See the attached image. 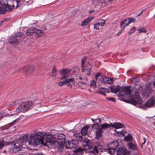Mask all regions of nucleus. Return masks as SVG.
<instances>
[{"instance_id":"obj_37","label":"nucleus","mask_w":155,"mask_h":155,"mask_svg":"<svg viewBox=\"0 0 155 155\" xmlns=\"http://www.w3.org/2000/svg\"><path fill=\"white\" fill-rule=\"evenodd\" d=\"M89 85L92 86L94 87H97L96 82L94 80L91 81Z\"/></svg>"},{"instance_id":"obj_57","label":"nucleus","mask_w":155,"mask_h":155,"mask_svg":"<svg viewBox=\"0 0 155 155\" xmlns=\"http://www.w3.org/2000/svg\"><path fill=\"white\" fill-rule=\"evenodd\" d=\"M143 140H144V142L142 143L141 144L142 145L144 144L145 143V142H146V139H145V137H143Z\"/></svg>"},{"instance_id":"obj_33","label":"nucleus","mask_w":155,"mask_h":155,"mask_svg":"<svg viewBox=\"0 0 155 155\" xmlns=\"http://www.w3.org/2000/svg\"><path fill=\"white\" fill-rule=\"evenodd\" d=\"M84 147V150H90L92 147V145H89L88 144H86L85 145H83Z\"/></svg>"},{"instance_id":"obj_39","label":"nucleus","mask_w":155,"mask_h":155,"mask_svg":"<svg viewBox=\"0 0 155 155\" xmlns=\"http://www.w3.org/2000/svg\"><path fill=\"white\" fill-rule=\"evenodd\" d=\"M124 21V19H123L121 21L120 26L121 28H124L126 26L128 25H126V24H127L128 21H124V23H123V24H122V25H121V24H122L121 22L122 21Z\"/></svg>"},{"instance_id":"obj_10","label":"nucleus","mask_w":155,"mask_h":155,"mask_svg":"<svg viewBox=\"0 0 155 155\" xmlns=\"http://www.w3.org/2000/svg\"><path fill=\"white\" fill-rule=\"evenodd\" d=\"M44 144L49 143L50 145H53L55 146V141L56 140V138L54 137L53 135L51 134L47 135L45 137H44ZM47 146V144H46Z\"/></svg>"},{"instance_id":"obj_9","label":"nucleus","mask_w":155,"mask_h":155,"mask_svg":"<svg viewBox=\"0 0 155 155\" xmlns=\"http://www.w3.org/2000/svg\"><path fill=\"white\" fill-rule=\"evenodd\" d=\"M43 33L41 30L32 28L28 29L26 31V34L28 36L32 35L33 34L36 33L38 35V37L41 36Z\"/></svg>"},{"instance_id":"obj_23","label":"nucleus","mask_w":155,"mask_h":155,"mask_svg":"<svg viewBox=\"0 0 155 155\" xmlns=\"http://www.w3.org/2000/svg\"><path fill=\"white\" fill-rule=\"evenodd\" d=\"M93 19V18L92 17L87 18L82 22L81 25L82 26H84L87 25Z\"/></svg>"},{"instance_id":"obj_38","label":"nucleus","mask_w":155,"mask_h":155,"mask_svg":"<svg viewBox=\"0 0 155 155\" xmlns=\"http://www.w3.org/2000/svg\"><path fill=\"white\" fill-rule=\"evenodd\" d=\"M98 122H97L96 124H93L92 126V128L94 129H97L99 128L100 125L98 124Z\"/></svg>"},{"instance_id":"obj_63","label":"nucleus","mask_w":155,"mask_h":155,"mask_svg":"<svg viewBox=\"0 0 155 155\" xmlns=\"http://www.w3.org/2000/svg\"><path fill=\"white\" fill-rule=\"evenodd\" d=\"M153 85L154 87H155V80H154V81L153 82Z\"/></svg>"},{"instance_id":"obj_60","label":"nucleus","mask_w":155,"mask_h":155,"mask_svg":"<svg viewBox=\"0 0 155 155\" xmlns=\"http://www.w3.org/2000/svg\"><path fill=\"white\" fill-rule=\"evenodd\" d=\"M119 133H120L121 134H124V133H123V130H121L120 132H117V134H118Z\"/></svg>"},{"instance_id":"obj_28","label":"nucleus","mask_w":155,"mask_h":155,"mask_svg":"<svg viewBox=\"0 0 155 155\" xmlns=\"http://www.w3.org/2000/svg\"><path fill=\"white\" fill-rule=\"evenodd\" d=\"M51 26L50 24H47L46 25H42L40 28L43 30H48L51 28Z\"/></svg>"},{"instance_id":"obj_43","label":"nucleus","mask_w":155,"mask_h":155,"mask_svg":"<svg viewBox=\"0 0 155 155\" xmlns=\"http://www.w3.org/2000/svg\"><path fill=\"white\" fill-rule=\"evenodd\" d=\"M137 30L139 33H141L142 32L145 33L146 32V29L143 28H140V29H138Z\"/></svg>"},{"instance_id":"obj_16","label":"nucleus","mask_w":155,"mask_h":155,"mask_svg":"<svg viewBox=\"0 0 155 155\" xmlns=\"http://www.w3.org/2000/svg\"><path fill=\"white\" fill-rule=\"evenodd\" d=\"M130 86H129L123 87L120 92L124 93L125 94L130 95L131 93V90L130 88Z\"/></svg>"},{"instance_id":"obj_51","label":"nucleus","mask_w":155,"mask_h":155,"mask_svg":"<svg viewBox=\"0 0 155 155\" xmlns=\"http://www.w3.org/2000/svg\"><path fill=\"white\" fill-rule=\"evenodd\" d=\"M89 141V140L87 138H85L83 140V143H86V144H88Z\"/></svg>"},{"instance_id":"obj_40","label":"nucleus","mask_w":155,"mask_h":155,"mask_svg":"<svg viewBox=\"0 0 155 155\" xmlns=\"http://www.w3.org/2000/svg\"><path fill=\"white\" fill-rule=\"evenodd\" d=\"M63 80H64V81H60L58 83V85L60 86H62L64 84H67L66 81V79H63Z\"/></svg>"},{"instance_id":"obj_44","label":"nucleus","mask_w":155,"mask_h":155,"mask_svg":"<svg viewBox=\"0 0 155 155\" xmlns=\"http://www.w3.org/2000/svg\"><path fill=\"white\" fill-rule=\"evenodd\" d=\"M87 59V57H84L82 59H81V68H83L84 67V64L85 62V61H86V60Z\"/></svg>"},{"instance_id":"obj_18","label":"nucleus","mask_w":155,"mask_h":155,"mask_svg":"<svg viewBox=\"0 0 155 155\" xmlns=\"http://www.w3.org/2000/svg\"><path fill=\"white\" fill-rule=\"evenodd\" d=\"M10 43L13 45H17L19 43V40L15 36H11L9 39Z\"/></svg>"},{"instance_id":"obj_17","label":"nucleus","mask_w":155,"mask_h":155,"mask_svg":"<svg viewBox=\"0 0 155 155\" xmlns=\"http://www.w3.org/2000/svg\"><path fill=\"white\" fill-rule=\"evenodd\" d=\"M155 102L154 97H152L146 102V104L147 107H150L154 106Z\"/></svg>"},{"instance_id":"obj_36","label":"nucleus","mask_w":155,"mask_h":155,"mask_svg":"<svg viewBox=\"0 0 155 155\" xmlns=\"http://www.w3.org/2000/svg\"><path fill=\"white\" fill-rule=\"evenodd\" d=\"M72 143V144L73 145V146L72 147H73V148L75 149L78 146V142L77 141H74L73 140H72L71 141Z\"/></svg>"},{"instance_id":"obj_21","label":"nucleus","mask_w":155,"mask_h":155,"mask_svg":"<svg viewBox=\"0 0 155 155\" xmlns=\"http://www.w3.org/2000/svg\"><path fill=\"white\" fill-rule=\"evenodd\" d=\"M125 21H128L127 24H126L127 25H128L131 22H135L136 21L135 18L132 17L128 18L126 19H124V21L121 22L122 24H123Z\"/></svg>"},{"instance_id":"obj_54","label":"nucleus","mask_w":155,"mask_h":155,"mask_svg":"<svg viewBox=\"0 0 155 155\" xmlns=\"http://www.w3.org/2000/svg\"><path fill=\"white\" fill-rule=\"evenodd\" d=\"M57 72L56 69L54 68L52 70V73H55Z\"/></svg>"},{"instance_id":"obj_56","label":"nucleus","mask_w":155,"mask_h":155,"mask_svg":"<svg viewBox=\"0 0 155 155\" xmlns=\"http://www.w3.org/2000/svg\"><path fill=\"white\" fill-rule=\"evenodd\" d=\"M3 117V115L2 113H0V120Z\"/></svg>"},{"instance_id":"obj_59","label":"nucleus","mask_w":155,"mask_h":155,"mask_svg":"<svg viewBox=\"0 0 155 155\" xmlns=\"http://www.w3.org/2000/svg\"><path fill=\"white\" fill-rule=\"evenodd\" d=\"M90 152L91 153L93 154H95V151H94V150H91L90 151Z\"/></svg>"},{"instance_id":"obj_32","label":"nucleus","mask_w":155,"mask_h":155,"mask_svg":"<svg viewBox=\"0 0 155 155\" xmlns=\"http://www.w3.org/2000/svg\"><path fill=\"white\" fill-rule=\"evenodd\" d=\"M16 123L15 120L13 121L11 123L9 124L7 126H5L3 127L4 129H6L9 128L10 127L12 126V125L15 124Z\"/></svg>"},{"instance_id":"obj_19","label":"nucleus","mask_w":155,"mask_h":155,"mask_svg":"<svg viewBox=\"0 0 155 155\" xmlns=\"http://www.w3.org/2000/svg\"><path fill=\"white\" fill-rule=\"evenodd\" d=\"M151 94V90L149 88H146L143 92V96L147 98L150 96Z\"/></svg>"},{"instance_id":"obj_5","label":"nucleus","mask_w":155,"mask_h":155,"mask_svg":"<svg viewBox=\"0 0 155 155\" xmlns=\"http://www.w3.org/2000/svg\"><path fill=\"white\" fill-rule=\"evenodd\" d=\"M70 70L68 69H63L62 70L60 71L59 73L63 76L60 79L62 80L63 79H66L67 84L68 87L70 88H72V86L70 83H74V79L73 78H71V75L69 74Z\"/></svg>"},{"instance_id":"obj_26","label":"nucleus","mask_w":155,"mask_h":155,"mask_svg":"<svg viewBox=\"0 0 155 155\" xmlns=\"http://www.w3.org/2000/svg\"><path fill=\"white\" fill-rule=\"evenodd\" d=\"M84 149L78 147L77 149L74 150H73V152L77 153H78L80 155H82L84 153Z\"/></svg>"},{"instance_id":"obj_47","label":"nucleus","mask_w":155,"mask_h":155,"mask_svg":"<svg viewBox=\"0 0 155 155\" xmlns=\"http://www.w3.org/2000/svg\"><path fill=\"white\" fill-rule=\"evenodd\" d=\"M106 99L107 100L112 101L114 102H116L115 99L113 97H110V98L107 97Z\"/></svg>"},{"instance_id":"obj_48","label":"nucleus","mask_w":155,"mask_h":155,"mask_svg":"<svg viewBox=\"0 0 155 155\" xmlns=\"http://www.w3.org/2000/svg\"><path fill=\"white\" fill-rule=\"evenodd\" d=\"M91 120L94 122V123L95 122V121H97V120H98V123H101V119L99 118H97V119H94L93 118H91Z\"/></svg>"},{"instance_id":"obj_11","label":"nucleus","mask_w":155,"mask_h":155,"mask_svg":"<svg viewBox=\"0 0 155 155\" xmlns=\"http://www.w3.org/2000/svg\"><path fill=\"white\" fill-rule=\"evenodd\" d=\"M35 69V67L33 65H28L24 67L22 69L25 75L32 72Z\"/></svg>"},{"instance_id":"obj_45","label":"nucleus","mask_w":155,"mask_h":155,"mask_svg":"<svg viewBox=\"0 0 155 155\" xmlns=\"http://www.w3.org/2000/svg\"><path fill=\"white\" fill-rule=\"evenodd\" d=\"M106 20L104 19L100 20L99 21V23H100V25L101 26L103 27L104 25L105 24L106 22Z\"/></svg>"},{"instance_id":"obj_55","label":"nucleus","mask_w":155,"mask_h":155,"mask_svg":"<svg viewBox=\"0 0 155 155\" xmlns=\"http://www.w3.org/2000/svg\"><path fill=\"white\" fill-rule=\"evenodd\" d=\"M104 91L105 92H108V93H109V92H110L109 91V89H107V88H104Z\"/></svg>"},{"instance_id":"obj_58","label":"nucleus","mask_w":155,"mask_h":155,"mask_svg":"<svg viewBox=\"0 0 155 155\" xmlns=\"http://www.w3.org/2000/svg\"><path fill=\"white\" fill-rule=\"evenodd\" d=\"M20 120V118H18L17 119H16L15 120H14L15 121L16 123L17 122H18Z\"/></svg>"},{"instance_id":"obj_8","label":"nucleus","mask_w":155,"mask_h":155,"mask_svg":"<svg viewBox=\"0 0 155 155\" xmlns=\"http://www.w3.org/2000/svg\"><path fill=\"white\" fill-rule=\"evenodd\" d=\"M119 143L117 140H114L110 143L107 145L108 147V153L109 154H113L117 150V148L118 147Z\"/></svg>"},{"instance_id":"obj_20","label":"nucleus","mask_w":155,"mask_h":155,"mask_svg":"<svg viewBox=\"0 0 155 155\" xmlns=\"http://www.w3.org/2000/svg\"><path fill=\"white\" fill-rule=\"evenodd\" d=\"M111 127L116 129L121 128L125 127L123 124L118 122L114 123L113 124L111 123Z\"/></svg>"},{"instance_id":"obj_46","label":"nucleus","mask_w":155,"mask_h":155,"mask_svg":"<svg viewBox=\"0 0 155 155\" xmlns=\"http://www.w3.org/2000/svg\"><path fill=\"white\" fill-rule=\"evenodd\" d=\"M23 34L22 33L19 32L16 33L15 34V36L16 38H17V37H20L23 36Z\"/></svg>"},{"instance_id":"obj_15","label":"nucleus","mask_w":155,"mask_h":155,"mask_svg":"<svg viewBox=\"0 0 155 155\" xmlns=\"http://www.w3.org/2000/svg\"><path fill=\"white\" fill-rule=\"evenodd\" d=\"M111 90V92L116 94L119 91L121 90L122 87L119 85L117 86L114 85L112 86H111L110 87Z\"/></svg>"},{"instance_id":"obj_25","label":"nucleus","mask_w":155,"mask_h":155,"mask_svg":"<svg viewBox=\"0 0 155 155\" xmlns=\"http://www.w3.org/2000/svg\"><path fill=\"white\" fill-rule=\"evenodd\" d=\"M130 149H131L137 151V145L132 142H130L128 144Z\"/></svg>"},{"instance_id":"obj_6","label":"nucleus","mask_w":155,"mask_h":155,"mask_svg":"<svg viewBox=\"0 0 155 155\" xmlns=\"http://www.w3.org/2000/svg\"><path fill=\"white\" fill-rule=\"evenodd\" d=\"M65 137L62 134H59L58 137L57 139H56L55 141V146L58 147V151L61 152L63 149L64 144L65 143Z\"/></svg>"},{"instance_id":"obj_1","label":"nucleus","mask_w":155,"mask_h":155,"mask_svg":"<svg viewBox=\"0 0 155 155\" xmlns=\"http://www.w3.org/2000/svg\"><path fill=\"white\" fill-rule=\"evenodd\" d=\"M18 2L17 0H0V14H4L7 12L11 11L14 8L15 5H16V8L19 7L18 5Z\"/></svg>"},{"instance_id":"obj_31","label":"nucleus","mask_w":155,"mask_h":155,"mask_svg":"<svg viewBox=\"0 0 155 155\" xmlns=\"http://www.w3.org/2000/svg\"><path fill=\"white\" fill-rule=\"evenodd\" d=\"M111 125V124L110 125H109L107 123H104L101 125V128H101L102 130V129H106L107 128L109 127Z\"/></svg>"},{"instance_id":"obj_52","label":"nucleus","mask_w":155,"mask_h":155,"mask_svg":"<svg viewBox=\"0 0 155 155\" xmlns=\"http://www.w3.org/2000/svg\"><path fill=\"white\" fill-rule=\"evenodd\" d=\"M124 30V28H122L121 30L117 34V35H120V34Z\"/></svg>"},{"instance_id":"obj_24","label":"nucleus","mask_w":155,"mask_h":155,"mask_svg":"<svg viewBox=\"0 0 155 155\" xmlns=\"http://www.w3.org/2000/svg\"><path fill=\"white\" fill-rule=\"evenodd\" d=\"M65 145L66 148L67 149H73V147H72L73 146V145L72 144L71 141H66L65 143Z\"/></svg>"},{"instance_id":"obj_7","label":"nucleus","mask_w":155,"mask_h":155,"mask_svg":"<svg viewBox=\"0 0 155 155\" xmlns=\"http://www.w3.org/2000/svg\"><path fill=\"white\" fill-rule=\"evenodd\" d=\"M32 102L31 101L22 103L16 109L17 112H25L30 110V107L32 104Z\"/></svg>"},{"instance_id":"obj_29","label":"nucleus","mask_w":155,"mask_h":155,"mask_svg":"<svg viewBox=\"0 0 155 155\" xmlns=\"http://www.w3.org/2000/svg\"><path fill=\"white\" fill-rule=\"evenodd\" d=\"M11 143V142H6L5 141L0 142V149H2L4 147L5 145H8Z\"/></svg>"},{"instance_id":"obj_49","label":"nucleus","mask_w":155,"mask_h":155,"mask_svg":"<svg viewBox=\"0 0 155 155\" xmlns=\"http://www.w3.org/2000/svg\"><path fill=\"white\" fill-rule=\"evenodd\" d=\"M93 150L96 152V153H98L99 151L98 150V149L97 147V146H95Z\"/></svg>"},{"instance_id":"obj_14","label":"nucleus","mask_w":155,"mask_h":155,"mask_svg":"<svg viewBox=\"0 0 155 155\" xmlns=\"http://www.w3.org/2000/svg\"><path fill=\"white\" fill-rule=\"evenodd\" d=\"M82 68V72L84 73L85 74L87 75H90L92 68V66L91 64H89L85 68H84V66L83 68Z\"/></svg>"},{"instance_id":"obj_64","label":"nucleus","mask_w":155,"mask_h":155,"mask_svg":"<svg viewBox=\"0 0 155 155\" xmlns=\"http://www.w3.org/2000/svg\"><path fill=\"white\" fill-rule=\"evenodd\" d=\"M8 20V18H5L4 19H3V20L5 21H7V20Z\"/></svg>"},{"instance_id":"obj_13","label":"nucleus","mask_w":155,"mask_h":155,"mask_svg":"<svg viewBox=\"0 0 155 155\" xmlns=\"http://www.w3.org/2000/svg\"><path fill=\"white\" fill-rule=\"evenodd\" d=\"M117 155H129L130 152L125 147H120L117 151Z\"/></svg>"},{"instance_id":"obj_53","label":"nucleus","mask_w":155,"mask_h":155,"mask_svg":"<svg viewBox=\"0 0 155 155\" xmlns=\"http://www.w3.org/2000/svg\"><path fill=\"white\" fill-rule=\"evenodd\" d=\"M20 101V100H16L15 101L14 103L15 105H16L17 104L19 103V101Z\"/></svg>"},{"instance_id":"obj_27","label":"nucleus","mask_w":155,"mask_h":155,"mask_svg":"<svg viewBox=\"0 0 155 155\" xmlns=\"http://www.w3.org/2000/svg\"><path fill=\"white\" fill-rule=\"evenodd\" d=\"M89 127V126H85L81 130V133L82 135H85L87 132V130Z\"/></svg>"},{"instance_id":"obj_61","label":"nucleus","mask_w":155,"mask_h":155,"mask_svg":"<svg viewBox=\"0 0 155 155\" xmlns=\"http://www.w3.org/2000/svg\"><path fill=\"white\" fill-rule=\"evenodd\" d=\"M78 79H79V80H81L82 79V78L81 77H80L78 78H77V80H78Z\"/></svg>"},{"instance_id":"obj_2","label":"nucleus","mask_w":155,"mask_h":155,"mask_svg":"<svg viewBox=\"0 0 155 155\" xmlns=\"http://www.w3.org/2000/svg\"><path fill=\"white\" fill-rule=\"evenodd\" d=\"M43 139L44 137L41 135L40 132H36L35 133V134H32L30 135L28 144L35 147L41 143L46 146V143L44 144Z\"/></svg>"},{"instance_id":"obj_41","label":"nucleus","mask_w":155,"mask_h":155,"mask_svg":"<svg viewBox=\"0 0 155 155\" xmlns=\"http://www.w3.org/2000/svg\"><path fill=\"white\" fill-rule=\"evenodd\" d=\"M101 0H93L92 4L95 5H98L101 2Z\"/></svg>"},{"instance_id":"obj_4","label":"nucleus","mask_w":155,"mask_h":155,"mask_svg":"<svg viewBox=\"0 0 155 155\" xmlns=\"http://www.w3.org/2000/svg\"><path fill=\"white\" fill-rule=\"evenodd\" d=\"M124 101L127 103L131 104L135 106L137 104H139V105L138 106H137V107L142 109H145L147 107L146 104L144 105H140L142 103L143 101L138 92H137L135 93L134 95L133 96V97H129V100H125Z\"/></svg>"},{"instance_id":"obj_62","label":"nucleus","mask_w":155,"mask_h":155,"mask_svg":"<svg viewBox=\"0 0 155 155\" xmlns=\"http://www.w3.org/2000/svg\"><path fill=\"white\" fill-rule=\"evenodd\" d=\"M34 155H43V154L42 153H36L35 154H34Z\"/></svg>"},{"instance_id":"obj_42","label":"nucleus","mask_w":155,"mask_h":155,"mask_svg":"<svg viewBox=\"0 0 155 155\" xmlns=\"http://www.w3.org/2000/svg\"><path fill=\"white\" fill-rule=\"evenodd\" d=\"M136 30V28L135 27H133L131 28L130 29L129 32H128V33L131 35L133 33H134Z\"/></svg>"},{"instance_id":"obj_12","label":"nucleus","mask_w":155,"mask_h":155,"mask_svg":"<svg viewBox=\"0 0 155 155\" xmlns=\"http://www.w3.org/2000/svg\"><path fill=\"white\" fill-rule=\"evenodd\" d=\"M100 81L102 83L106 84H112L113 83V78L106 77L101 76Z\"/></svg>"},{"instance_id":"obj_50","label":"nucleus","mask_w":155,"mask_h":155,"mask_svg":"<svg viewBox=\"0 0 155 155\" xmlns=\"http://www.w3.org/2000/svg\"><path fill=\"white\" fill-rule=\"evenodd\" d=\"M99 76H101V73H98L97 74H96L95 75V79L97 80V79H98V78L99 77Z\"/></svg>"},{"instance_id":"obj_35","label":"nucleus","mask_w":155,"mask_h":155,"mask_svg":"<svg viewBox=\"0 0 155 155\" xmlns=\"http://www.w3.org/2000/svg\"><path fill=\"white\" fill-rule=\"evenodd\" d=\"M102 27L100 25V23L97 22L94 25V28L96 29H99Z\"/></svg>"},{"instance_id":"obj_22","label":"nucleus","mask_w":155,"mask_h":155,"mask_svg":"<svg viewBox=\"0 0 155 155\" xmlns=\"http://www.w3.org/2000/svg\"><path fill=\"white\" fill-rule=\"evenodd\" d=\"M103 132V130L101 128H99L96 132V138L97 140L100 139L102 137V133Z\"/></svg>"},{"instance_id":"obj_3","label":"nucleus","mask_w":155,"mask_h":155,"mask_svg":"<svg viewBox=\"0 0 155 155\" xmlns=\"http://www.w3.org/2000/svg\"><path fill=\"white\" fill-rule=\"evenodd\" d=\"M29 142V137L28 135L25 134L22 137L18 139L14 145L12 150L14 153L19 152L21 150L22 146L26 143L28 144Z\"/></svg>"},{"instance_id":"obj_34","label":"nucleus","mask_w":155,"mask_h":155,"mask_svg":"<svg viewBox=\"0 0 155 155\" xmlns=\"http://www.w3.org/2000/svg\"><path fill=\"white\" fill-rule=\"evenodd\" d=\"M97 93L99 94H100L105 96H106V94L104 93V88H101L99 89V90L98 91Z\"/></svg>"},{"instance_id":"obj_30","label":"nucleus","mask_w":155,"mask_h":155,"mask_svg":"<svg viewBox=\"0 0 155 155\" xmlns=\"http://www.w3.org/2000/svg\"><path fill=\"white\" fill-rule=\"evenodd\" d=\"M133 137L130 134H129L127 136H126L124 138V140L127 141H131Z\"/></svg>"}]
</instances>
